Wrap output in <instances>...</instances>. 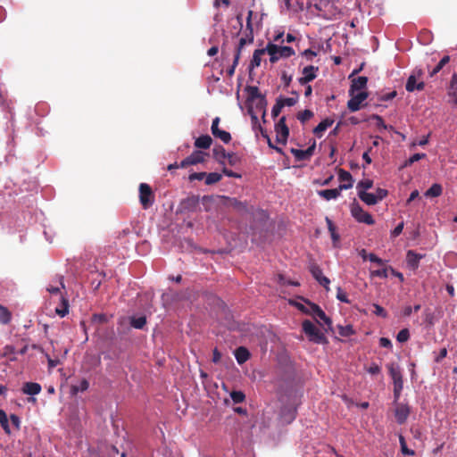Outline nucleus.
<instances>
[{
    "mask_svg": "<svg viewBox=\"0 0 457 457\" xmlns=\"http://www.w3.org/2000/svg\"><path fill=\"white\" fill-rule=\"evenodd\" d=\"M450 56L445 55L440 61L436 62L434 58H429L421 64L417 72L419 75L425 74L428 81L448 84V86H457V73L451 72L449 67Z\"/></svg>",
    "mask_w": 457,
    "mask_h": 457,
    "instance_id": "f257e3e1",
    "label": "nucleus"
},
{
    "mask_svg": "<svg viewBox=\"0 0 457 457\" xmlns=\"http://www.w3.org/2000/svg\"><path fill=\"white\" fill-rule=\"evenodd\" d=\"M246 95L245 105L247 112H262V120L265 121L267 101L265 95L259 91V87H245Z\"/></svg>",
    "mask_w": 457,
    "mask_h": 457,
    "instance_id": "f03ea898",
    "label": "nucleus"
},
{
    "mask_svg": "<svg viewBox=\"0 0 457 457\" xmlns=\"http://www.w3.org/2000/svg\"><path fill=\"white\" fill-rule=\"evenodd\" d=\"M363 88L350 87V99L347 102V108L353 112L359 111L366 105L364 102L368 98L369 94L367 91L362 90Z\"/></svg>",
    "mask_w": 457,
    "mask_h": 457,
    "instance_id": "7ed1b4c3",
    "label": "nucleus"
},
{
    "mask_svg": "<svg viewBox=\"0 0 457 457\" xmlns=\"http://www.w3.org/2000/svg\"><path fill=\"white\" fill-rule=\"evenodd\" d=\"M266 50L271 63H276L278 60L291 57L295 54L291 46H278L271 42L266 45Z\"/></svg>",
    "mask_w": 457,
    "mask_h": 457,
    "instance_id": "20e7f679",
    "label": "nucleus"
},
{
    "mask_svg": "<svg viewBox=\"0 0 457 457\" xmlns=\"http://www.w3.org/2000/svg\"><path fill=\"white\" fill-rule=\"evenodd\" d=\"M302 329L308 337L309 341L324 345L328 343V339L324 333L319 329L311 320H304L302 323Z\"/></svg>",
    "mask_w": 457,
    "mask_h": 457,
    "instance_id": "39448f33",
    "label": "nucleus"
},
{
    "mask_svg": "<svg viewBox=\"0 0 457 457\" xmlns=\"http://www.w3.org/2000/svg\"><path fill=\"white\" fill-rule=\"evenodd\" d=\"M139 202L143 209L150 208L154 203V194L151 187L146 183H141L138 187Z\"/></svg>",
    "mask_w": 457,
    "mask_h": 457,
    "instance_id": "423d86ee",
    "label": "nucleus"
},
{
    "mask_svg": "<svg viewBox=\"0 0 457 457\" xmlns=\"http://www.w3.org/2000/svg\"><path fill=\"white\" fill-rule=\"evenodd\" d=\"M351 213L353 217L359 222H362L368 225H373L375 223L372 216L365 212L356 200L351 204Z\"/></svg>",
    "mask_w": 457,
    "mask_h": 457,
    "instance_id": "0eeeda50",
    "label": "nucleus"
},
{
    "mask_svg": "<svg viewBox=\"0 0 457 457\" xmlns=\"http://www.w3.org/2000/svg\"><path fill=\"white\" fill-rule=\"evenodd\" d=\"M276 141L278 144L286 145L288 136L289 129L286 123V117L282 116L275 125Z\"/></svg>",
    "mask_w": 457,
    "mask_h": 457,
    "instance_id": "6e6552de",
    "label": "nucleus"
},
{
    "mask_svg": "<svg viewBox=\"0 0 457 457\" xmlns=\"http://www.w3.org/2000/svg\"><path fill=\"white\" fill-rule=\"evenodd\" d=\"M296 413L297 410L295 402L288 404H285L284 406H282L279 412L280 420L284 424H290L293 420H295Z\"/></svg>",
    "mask_w": 457,
    "mask_h": 457,
    "instance_id": "1a4fd4ad",
    "label": "nucleus"
},
{
    "mask_svg": "<svg viewBox=\"0 0 457 457\" xmlns=\"http://www.w3.org/2000/svg\"><path fill=\"white\" fill-rule=\"evenodd\" d=\"M306 314L312 316L317 320L318 319L322 320L328 327V328H325V331L331 329V320L326 315V313L321 310V308L319 305L315 303L312 304L311 310L306 311Z\"/></svg>",
    "mask_w": 457,
    "mask_h": 457,
    "instance_id": "9d476101",
    "label": "nucleus"
},
{
    "mask_svg": "<svg viewBox=\"0 0 457 457\" xmlns=\"http://www.w3.org/2000/svg\"><path fill=\"white\" fill-rule=\"evenodd\" d=\"M351 187L352 184H341L337 188L320 190L318 191V195L323 199L329 201L337 198L342 190H346Z\"/></svg>",
    "mask_w": 457,
    "mask_h": 457,
    "instance_id": "9b49d317",
    "label": "nucleus"
},
{
    "mask_svg": "<svg viewBox=\"0 0 457 457\" xmlns=\"http://www.w3.org/2000/svg\"><path fill=\"white\" fill-rule=\"evenodd\" d=\"M310 272L312 277L326 288L327 291L329 290L330 280L323 275L321 269L315 263H312L310 266Z\"/></svg>",
    "mask_w": 457,
    "mask_h": 457,
    "instance_id": "f8f14e48",
    "label": "nucleus"
},
{
    "mask_svg": "<svg viewBox=\"0 0 457 457\" xmlns=\"http://www.w3.org/2000/svg\"><path fill=\"white\" fill-rule=\"evenodd\" d=\"M200 203V197L195 195H192L183 199L180 203V208L184 212H195Z\"/></svg>",
    "mask_w": 457,
    "mask_h": 457,
    "instance_id": "ddd939ff",
    "label": "nucleus"
},
{
    "mask_svg": "<svg viewBox=\"0 0 457 457\" xmlns=\"http://www.w3.org/2000/svg\"><path fill=\"white\" fill-rule=\"evenodd\" d=\"M410 407L405 403H397L395 409V417L398 424H403L409 415H410Z\"/></svg>",
    "mask_w": 457,
    "mask_h": 457,
    "instance_id": "4468645a",
    "label": "nucleus"
},
{
    "mask_svg": "<svg viewBox=\"0 0 457 457\" xmlns=\"http://www.w3.org/2000/svg\"><path fill=\"white\" fill-rule=\"evenodd\" d=\"M204 154L201 151H195L189 156L185 158L180 163V168H186L189 165L201 163L204 161Z\"/></svg>",
    "mask_w": 457,
    "mask_h": 457,
    "instance_id": "2eb2a0df",
    "label": "nucleus"
},
{
    "mask_svg": "<svg viewBox=\"0 0 457 457\" xmlns=\"http://www.w3.org/2000/svg\"><path fill=\"white\" fill-rule=\"evenodd\" d=\"M318 70V67H314L312 65L304 67L302 72V76L298 79L299 83L303 85L312 81L317 76L316 72Z\"/></svg>",
    "mask_w": 457,
    "mask_h": 457,
    "instance_id": "dca6fc26",
    "label": "nucleus"
},
{
    "mask_svg": "<svg viewBox=\"0 0 457 457\" xmlns=\"http://www.w3.org/2000/svg\"><path fill=\"white\" fill-rule=\"evenodd\" d=\"M389 375L393 379L394 386H403V376L400 368L394 363L387 365Z\"/></svg>",
    "mask_w": 457,
    "mask_h": 457,
    "instance_id": "f3484780",
    "label": "nucleus"
},
{
    "mask_svg": "<svg viewBox=\"0 0 457 457\" xmlns=\"http://www.w3.org/2000/svg\"><path fill=\"white\" fill-rule=\"evenodd\" d=\"M419 67H417L412 74L408 78L407 83L405 86H425V83H428L425 74L419 75L417 72V70Z\"/></svg>",
    "mask_w": 457,
    "mask_h": 457,
    "instance_id": "a211bd4d",
    "label": "nucleus"
},
{
    "mask_svg": "<svg viewBox=\"0 0 457 457\" xmlns=\"http://www.w3.org/2000/svg\"><path fill=\"white\" fill-rule=\"evenodd\" d=\"M21 390L25 395H36L41 392V386L36 382H26Z\"/></svg>",
    "mask_w": 457,
    "mask_h": 457,
    "instance_id": "6ab92c4d",
    "label": "nucleus"
},
{
    "mask_svg": "<svg viewBox=\"0 0 457 457\" xmlns=\"http://www.w3.org/2000/svg\"><path fill=\"white\" fill-rule=\"evenodd\" d=\"M228 205L235 209L239 213L249 212L247 204L245 202L238 201L236 198H228Z\"/></svg>",
    "mask_w": 457,
    "mask_h": 457,
    "instance_id": "aec40b11",
    "label": "nucleus"
},
{
    "mask_svg": "<svg viewBox=\"0 0 457 457\" xmlns=\"http://www.w3.org/2000/svg\"><path fill=\"white\" fill-rule=\"evenodd\" d=\"M422 258L421 254H418L412 250H409L407 252L406 260L408 265L412 269L416 270L419 267V263L420 259Z\"/></svg>",
    "mask_w": 457,
    "mask_h": 457,
    "instance_id": "412c9836",
    "label": "nucleus"
},
{
    "mask_svg": "<svg viewBox=\"0 0 457 457\" xmlns=\"http://www.w3.org/2000/svg\"><path fill=\"white\" fill-rule=\"evenodd\" d=\"M334 123V120L327 118L323 120H321L314 129L313 133L318 137H320L322 136V133L329 127L332 126Z\"/></svg>",
    "mask_w": 457,
    "mask_h": 457,
    "instance_id": "4be33fe9",
    "label": "nucleus"
},
{
    "mask_svg": "<svg viewBox=\"0 0 457 457\" xmlns=\"http://www.w3.org/2000/svg\"><path fill=\"white\" fill-rule=\"evenodd\" d=\"M267 54L266 47L262 49H256L253 52V59L250 63V69H253L255 67H259L261 65L262 56Z\"/></svg>",
    "mask_w": 457,
    "mask_h": 457,
    "instance_id": "5701e85b",
    "label": "nucleus"
},
{
    "mask_svg": "<svg viewBox=\"0 0 457 457\" xmlns=\"http://www.w3.org/2000/svg\"><path fill=\"white\" fill-rule=\"evenodd\" d=\"M359 198L368 205H375L378 204V200L375 197V194L368 193L364 190L358 191Z\"/></svg>",
    "mask_w": 457,
    "mask_h": 457,
    "instance_id": "b1692460",
    "label": "nucleus"
},
{
    "mask_svg": "<svg viewBox=\"0 0 457 457\" xmlns=\"http://www.w3.org/2000/svg\"><path fill=\"white\" fill-rule=\"evenodd\" d=\"M235 357L239 364H243L250 358V353L245 347L239 346L235 351Z\"/></svg>",
    "mask_w": 457,
    "mask_h": 457,
    "instance_id": "393cba45",
    "label": "nucleus"
},
{
    "mask_svg": "<svg viewBox=\"0 0 457 457\" xmlns=\"http://www.w3.org/2000/svg\"><path fill=\"white\" fill-rule=\"evenodd\" d=\"M212 143V139L209 135H202L195 141V145L197 148L208 149Z\"/></svg>",
    "mask_w": 457,
    "mask_h": 457,
    "instance_id": "a878e982",
    "label": "nucleus"
},
{
    "mask_svg": "<svg viewBox=\"0 0 457 457\" xmlns=\"http://www.w3.org/2000/svg\"><path fill=\"white\" fill-rule=\"evenodd\" d=\"M246 44H249L248 37H241L239 39V43L236 48V53H235V56H234V64L230 71V73L233 72L234 67L237 64L238 60L240 59V56H241L242 50Z\"/></svg>",
    "mask_w": 457,
    "mask_h": 457,
    "instance_id": "bb28decb",
    "label": "nucleus"
},
{
    "mask_svg": "<svg viewBox=\"0 0 457 457\" xmlns=\"http://www.w3.org/2000/svg\"><path fill=\"white\" fill-rule=\"evenodd\" d=\"M54 285H49L46 287V290L50 294H58L60 292V288H64V282L62 276H57L54 281Z\"/></svg>",
    "mask_w": 457,
    "mask_h": 457,
    "instance_id": "cd10ccee",
    "label": "nucleus"
},
{
    "mask_svg": "<svg viewBox=\"0 0 457 457\" xmlns=\"http://www.w3.org/2000/svg\"><path fill=\"white\" fill-rule=\"evenodd\" d=\"M213 157L220 163L224 162V160L227 158L228 153H226L225 149L221 145H217L212 149Z\"/></svg>",
    "mask_w": 457,
    "mask_h": 457,
    "instance_id": "c85d7f7f",
    "label": "nucleus"
},
{
    "mask_svg": "<svg viewBox=\"0 0 457 457\" xmlns=\"http://www.w3.org/2000/svg\"><path fill=\"white\" fill-rule=\"evenodd\" d=\"M443 192L442 186L440 184H433L426 192L425 196L427 197H437L441 195Z\"/></svg>",
    "mask_w": 457,
    "mask_h": 457,
    "instance_id": "c756f323",
    "label": "nucleus"
},
{
    "mask_svg": "<svg viewBox=\"0 0 457 457\" xmlns=\"http://www.w3.org/2000/svg\"><path fill=\"white\" fill-rule=\"evenodd\" d=\"M12 320L11 312L4 306L0 304V323L8 324Z\"/></svg>",
    "mask_w": 457,
    "mask_h": 457,
    "instance_id": "7c9ffc66",
    "label": "nucleus"
},
{
    "mask_svg": "<svg viewBox=\"0 0 457 457\" xmlns=\"http://www.w3.org/2000/svg\"><path fill=\"white\" fill-rule=\"evenodd\" d=\"M146 324V318L145 316H140L138 318L131 317L130 318V325L131 327L142 329Z\"/></svg>",
    "mask_w": 457,
    "mask_h": 457,
    "instance_id": "2f4dec72",
    "label": "nucleus"
},
{
    "mask_svg": "<svg viewBox=\"0 0 457 457\" xmlns=\"http://www.w3.org/2000/svg\"><path fill=\"white\" fill-rule=\"evenodd\" d=\"M88 386V381L86 378H83L82 380H80L79 385L71 386V393L73 395H77L79 392H84L87 390Z\"/></svg>",
    "mask_w": 457,
    "mask_h": 457,
    "instance_id": "473e14b6",
    "label": "nucleus"
},
{
    "mask_svg": "<svg viewBox=\"0 0 457 457\" xmlns=\"http://www.w3.org/2000/svg\"><path fill=\"white\" fill-rule=\"evenodd\" d=\"M0 424L6 434H11L9 420L5 411L0 409Z\"/></svg>",
    "mask_w": 457,
    "mask_h": 457,
    "instance_id": "72a5a7b5",
    "label": "nucleus"
},
{
    "mask_svg": "<svg viewBox=\"0 0 457 457\" xmlns=\"http://www.w3.org/2000/svg\"><path fill=\"white\" fill-rule=\"evenodd\" d=\"M357 72V71H353V73L349 76V78L352 79L351 86H366L368 82V78L365 76H359L357 78H354L353 76Z\"/></svg>",
    "mask_w": 457,
    "mask_h": 457,
    "instance_id": "f704fd0d",
    "label": "nucleus"
},
{
    "mask_svg": "<svg viewBox=\"0 0 457 457\" xmlns=\"http://www.w3.org/2000/svg\"><path fill=\"white\" fill-rule=\"evenodd\" d=\"M293 94L297 95L295 92H293ZM277 100L282 103L283 108L285 106H294L298 101V96H295L294 97H283L280 96L277 98Z\"/></svg>",
    "mask_w": 457,
    "mask_h": 457,
    "instance_id": "c9c22d12",
    "label": "nucleus"
},
{
    "mask_svg": "<svg viewBox=\"0 0 457 457\" xmlns=\"http://www.w3.org/2000/svg\"><path fill=\"white\" fill-rule=\"evenodd\" d=\"M253 14V11H248L247 18H246V29L249 30L248 37V43L252 44L253 41V26H252V16Z\"/></svg>",
    "mask_w": 457,
    "mask_h": 457,
    "instance_id": "e433bc0d",
    "label": "nucleus"
},
{
    "mask_svg": "<svg viewBox=\"0 0 457 457\" xmlns=\"http://www.w3.org/2000/svg\"><path fill=\"white\" fill-rule=\"evenodd\" d=\"M388 270L389 266H384L382 269L371 270L370 277L386 278L388 277Z\"/></svg>",
    "mask_w": 457,
    "mask_h": 457,
    "instance_id": "4c0bfd02",
    "label": "nucleus"
},
{
    "mask_svg": "<svg viewBox=\"0 0 457 457\" xmlns=\"http://www.w3.org/2000/svg\"><path fill=\"white\" fill-rule=\"evenodd\" d=\"M221 178H222L221 174H220L218 172H211L208 174L206 173L205 184L206 185L215 184V183L219 182L221 179Z\"/></svg>",
    "mask_w": 457,
    "mask_h": 457,
    "instance_id": "58836bf2",
    "label": "nucleus"
},
{
    "mask_svg": "<svg viewBox=\"0 0 457 457\" xmlns=\"http://www.w3.org/2000/svg\"><path fill=\"white\" fill-rule=\"evenodd\" d=\"M399 443L401 446V452L405 455L412 456L415 454V452L413 450H411L407 447L405 438L403 435L399 436Z\"/></svg>",
    "mask_w": 457,
    "mask_h": 457,
    "instance_id": "ea45409f",
    "label": "nucleus"
},
{
    "mask_svg": "<svg viewBox=\"0 0 457 457\" xmlns=\"http://www.w3.org/2000/svg\"><path fill=\"white\" fill-rule=\"evenodd\" d=\"M338 179L342 182H347L346 184L353 185V178L349 171H346L345 170H340L338 172Z\"/></svg>",
    "mask_w": 457,
    "mask_h": 457,
    "instance_id": "a19ab883",
    "label": "nucleus"
},
{
    "mask_svg": "<svg viewBox=\"0 0 457 457\" xmlns=\"http://www.w3.org/2000/svg\"><path fill=\"white\" fill-rule=\"evenodd\" d=\"M230 397L234 403H243L245 399V395L242 391H232L230 393Z\"/></svg>",
    "mask_w": 457,
    "mask_h": 457,
    "instance_id": "79ce46f5",
    "label": "nucleus"
},
{
    "mask_svg": "<svg viewBox=\"0 0 457 457\" xmlns=\"http://www.w3.org/2000/svg\"><path fill=\"white\" fill-rule=\"evenodd\" d=\"M215 137L220 138L223 143L228 144L231 140V135L229 132L220 129L215 135Z\"/></svg>",
    "mask_w": 457,
    "mask_h": 457,
    "instance_id": "37998d69",
    "label": "nucleus"
},
{
    "mask_svg": "<svg viewBox=\"0 0 457 457\" xmlns=\"http://www.w3.org/2000/svg\"><path fill=\"white\" fill-rule=\"evenodd\" d=\"M313 117V112L310 110H304L303 112H298L297 119L302 122L304 123L307 120H309L311 118Z\"/></svg>",
    "mask_w": 457,
    "mask_h": 457,
    "instance_id": "c03bdc74",
    "label": "nucleus"
},
{
    "mask_svg": "<svg viewBox=\"0 0 457 457\" xmlns=\"http://www.w3.org/2000/svg\"><path fill=\"white\" fill-rule=\"evenodd\" d=\"M291 154L295 156V158L297 161H306V160H309V158L307 157L304 150L292 148L291 149Z\"/></svg>",
    "mask_w": 457,
    "mask_h": 457,
    "instance_id": "a18cd8bd",
    "label": "nucleus"
},
{
    "mask_svg": "<svg viewBox=\"0 0 457 457\" xmlns=\"http://www.w3.org/2000/svg\"><path fill=\"white\" fill-rule=\"evenodd\" d=\"M425 157H426V154H414L408 160L405 161L404 167L411 166L414 162H416L421 159H424Z\"/></svg>",
    "mask_w": 457,
    "mask_h": 457,
    "instance_id": "49530a36",
    "label": "nucleus"
},
{
    "mask_svg": "<svg viewBox=\"0 0 457 457\" xmlns=\"http://www.w3.org/2000/svg\"><path fill=\"white\" fill-rule=\"evenodd\" d=\"M338 333L342 337H349L353 334V329L351 325L338 326Z\"/></svg>",
    "mask_w": 457,
    "mask_h": 457,
    "instance_id": "de8ad7c7",
    "label": "nucleus"
},
{
    "mask_svg": "<svg viewBox=\"0 0 457 457\" xmlns=\"http://www.w3.org/2000/svg\"><path fill=\"white\" fill-rule=\"evenodd\" d=\"M373 186V181L370 179H363L358 182L357 184V189L359 190H364L371 188Z\"/></svg>",
    "mask_w": 457,
    "mask_h": 457,
    "instance_id": "09e8293b",
    "label": "nucleus"
},
{
    "mask_svg": "<svg viewBox=\"0 0 457 457\" xmlns=\"http://www.w3.org/2000/svg\"><path fill=\"white\" fill-rule=\"evenodd\" d=\"M410 338V332L407 328L400 330L397 334L396 339L400 343H404Z\"/></svg>",
    "mask_w": 457,
    "mask_h": 457,
    "instance_id": "8fccbe9b",
    "label": "nucleus"
},
{
    "mask_svg": "<svg viewBox=\"0 0 457 457\" xmlns=\"http://www.w3.org/2000/svg\"><path fill=\"white\" fill-rule=\"evenodd\" d=\"M371 119L376 120V126L379 130L387 129V126L385 124L384 120L381 116H379L378 114H373L371 116Z\"/></svg>",
    "mask_w": 457,
    "mask_h": 457,
    "instance_id": "3c124183",
    "label": "nucleus"
},
{
    "mask_svg": "<svg viewBox=\"0 0 457 457\" xmlns=\"http://www.w3.org/2000/svg\"><path fill=\"white\" fill-rule=\"evenodd\" d=\"M62 307L56 308V313L61 317H64L68 313L69 304H68V301L66 299H64L63 297H62Z\"/></svg>",
    "mask_w": 457,
    "mask_h": 457,
    "instance_id": "603ef678",
    "label": "nucleus"
},
{
    "mask_svg": "<svg viewBox=\"0 0 457 457\" xmlns=\"http://www.w3.org/2000/svg\"><path fill=\"white\" fill-rule=\"evenodd\" d=\"M282 109H283L282 103L276 100V104H274V106L272 107V110H271L272 118L273 119L277 118L279 115V113L281 112Z\"/></svg>",
    "mask_w": 457,
    "mask_h": 457,
    "instance_id": "864d4df0",
    "label": "nucleus"
},
{
    "mask_svg": "<svg viewBox=\"0 0 457 457\" xmlns=\"http://www.w3.org/2000/svg\"><path fill=\"white\" fill-rule=\"evenodd\" d=\"M337 298L340 301V302H343V303H349L350 301L347 297V295L346 293L341 288V287H337Z\"/></svg>",
    "mask_w": 457,
    "mask_h": 457,
    "instance_id": "5fc2aeb1",
    "label": "nucleus"
},
{
    "mask_svg": "<svg viewBox=\"0 0 457 457\" xmlns=\"http://www.w3.org/2000/svg\"><path fill=\"white\" fill-rule=\"evenodd\" d=\"M373 307L375 309L374 310V313L377 316H379V317H382V318H386L387 316V313H386V310L382 306H380V305H378L377 303H373Z\"/></svg>",
    "mask_w": 457,
    "mask_h": 457,
    "instance_id": "6e6d98bb",
    "label": "nucleus"
},
{
    "mask_svg": "<svg viewBox=\"0 0 457 457\" xmlns=\"http://www.w3.org/2000/svg\"><path fill=\"white\" fill-rule=\"evenodd\" d=\"M203 205L204 206V211H210V204L212 203L213 198L211 195H204L201 199Z\"/></svg>",
    "mask_w": 457,
    "mask_h": 457,
    "instance_id": "4d7b16f0",
    "label": "nucleus"
},
{
    "mask_svg": "<svg viewBox=\"0 0 457 457\" xmlns=\"http://www.w3.org/2000/svg\"><path fill=\"white\" fill-rule=\"evenodd\" d=\"M16 353L15 347L11 345H7L3 348L2 355L7 357Z\"/></svg>",
    "mask_w": 457,
    "mask_h": 457,
    "instance_id": "13d9d810",
    "label": "nucleus"
},
{
    "mask_svg": "<svg viewBox=\"0 0 457 457\" xmlns=\"http://www.w3.org/2000/svg\"><path fill=\"white\" fill-rule=\"evenodd\" d=\"M388 192L386 189L384 188H377L375 197L378 200V202L383 200L386 195Z\"/></svg>",
    "mask_w": 457,
    "mask_h": 457,
    "instance_id": "bf43d9fd",
    "label": "nucleus"
},
{
    "mask_svg": "<svg viewBox=\"0 0 457 457\" xmlns=\"http://www.w3.org/2000/svg\"><path fill=\"white\" fill-rule=\"evenodd\" d=\"M10 421H11L12 425L13 426V428L16 430L20 429L21 420H20V418L16 414H11L10 415Z\"/></svg>",
    "mask_w": 457,
    "mask_h": 457,
    "instance_id": "052dcab7",
    "label": "nucleus"
},
{
    "mask_svg": "<svg viewBox=\"0 0 457 457\" xmlns=\"http://www.w3.org/2000/svg\"><path fill=\"white\" fill-rule=\"evenodd\" d=\"M46 359H47V362H48V367L49 369H53V368H55L56 366H58L60 364V360L59 359H52L48 353H45Z\"/></svg>",
    "mask_w": 457,
    "mask_h": 457,
    "instance_id": "680f3d73",
    "label": "nucleus"
},
{
    "mask_svg": "<svg viewBox=\"0 0 457 457\" xmlns=\"http://www.w3.org/2000/svg\"><path fill=\"white\" fill-rule=\"evenodd\" d=\"M206 172H194L189 175V180H202L205 178Z\"/></svg>",
    "mask_w": 457,
    "mask_h": 457,
    "instance_id": "e2e57ef3",
    "label": "nucleus"
},
{
    "mask_svg": "<svg viewBox=\"0 0 457 457\" xmlns=\"http://www.w3.org/2000/svg\"><path fill=\"white\" fill-rule=\"evenodd\" d=\"M367 371L371 375H377L380 373L381 368L377 363H372L368 369Z\"/></svg>",
    "mask_w": 457,
    "mask_h": 457,
    "instance_id": "0e129e2a",
    "label": "nucleus"
},
{
    "mask_svg": "<svg viewBox=\"0 0 457 457\" xmlns=\"http://www.w3.org/2000/svg\"><path fill=\"white\" fill-rule=\"evenodd\" d=\"M219 123H220V118L219 117H216L215 119H213L212 123V127H211V130H212V135H215L220 130Z\"/></svg>",
    "mask_w": 457,
    "mask_h": 457,
    "instance_id": "69168bd1",
    "label": "nucleus"
},
{
    "mask_svg": "<svg viewBox=\"0 0 457 457\" xmlns=\"http://www.w3.org/2000/svg\"><path fill=\"white\" fill-rule=\"evenodd\" d=\"M302 54L306 57L307 60L312 61L317 55V53L312 49H306L302 53Z\"/></svg>",
    "mask_w": 457,
    "mask_h": 457,
    "instance_id": "338daca9",
    "label": "nucleus"
},
{
    "mask_svg": "<svg viewBox=\"0 0 457 457\" xmlns=\"http://www.w3.org/2000/svg\"><path fill=\"white\" fill-rule=\"evenodd\" d=\"M451 91L449 92V96L452 98V101L454 104L457 105V87H450Z\"/></svg>",
    "mask_w": 457,
    "mask_h": 457,
    "instance_id": "774afa93",
    "label": "nucleus"
}]
</instances>
